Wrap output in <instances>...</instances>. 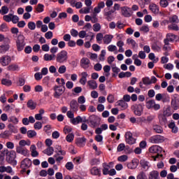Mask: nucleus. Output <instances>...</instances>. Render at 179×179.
<instances>
[{
	"label": "nucleus",
	"mask_w": 179,
	"mask_h": 179,
	"mask_svg": "<svg viewBox=\"0 0 179 179\" xmlns=\"http://www.w3.org/2000/svg\"><path fill=\"white\" fill-rule=\"evenodd\" d=\"M136 179H149V178H148V176H146V173L145 172L141 171L137 175Z\"/></svg>",
	"instance_id": "e433bc0d"
},
{
	"label": "nucleus",
	"mask_w": 179,
	"mask_h": 179,
	"mask_svg": "<svg viewBox=\"0 0 179 179\" xmlns=\"http://www.w3.org/2000/svg\"><path fill=\"white\" fill-rule=\"evenodd\" d=\"M173 112H171V109L170 108H167L165 110H164L163 115L165 117H171L172 115Z\"/></svg>",
	"instance_id": "79ce46f5"
},
{
	"label": "nucleus",
	"mask_w": 179,
	"mask_h": 179,
	"mask_svg": "<svg viewBox=\"0 0 179 179\" xmlns=\"http://www.w3.org/2000/svg\"><path fill=\"white\" fill-rule=\"evenodd\" d=\"M34 78L36 80H41L43 79V74L40 72L36 73L34 74Z\"/></svg>",
	"instance_id": "0e129e2a"
},
{
	"label": "nucleus",
	"mask_w": 179,
	"mask_h": 179,
	"mask_svg": "<svg viewBox=\"0 0 179 179\" xmlns=\"http://www.w3.org/2000/svg\"><path fill=\"white\" fill-rule=\"evenodd\" d=\"M102 68H103V66H101V64L100 63H97L94 66V69L97 72H100Z\"/></svg>",
	"instance_id": "680f3d73"
},
{
	"label": "nucleus",
	"mask_w": 179,
	"mask_h": 179,
	"mask_svg": "<svg viewBox=\"0 0 179 179\" xmlns=\"http://www.w3.org/2000/svg\"><path fill=\"white\" fill-rule=\"evenodd\" d=\"M44 61H54L55 59V55H50L46 53L43 55Z\"/></svg>",
	"instance_id": "c85d7f7f"
},
{
	"label": "nucleus",
	"mask_w": 179,
	"mask_h": 179,
	"mask_svg": "<svg viewBox=\"0 0 179 179\" xmlns=\"http://www.w3.org/2000/svg\"><path fill=\"white\" fill-rule=\"evenodd\" d=\"M55 149L56 150L55 152L57 153V155L54 156L55 157H57L59 155L65 156V155H66V152L65 150H62L61 145H55Z\"/></svg>",
	"instance_id": "2eb2a0df"
},
{
	"label": "nucleus",
	"mask_w": 179,
	"mask_h": 179,
	"mask_svg": "<svg viewBox=\"0 0 179 179\" xmlns=\"http://www.w3.org/2000/svg\"><path fill=\"white\" fill-rule=\"evenodd\" d=\"M117 106H120V107H121L122 110H127V108H128V103L124 100L117 101Z\"/></svg>",
	"instance_id": "cd10ccee"
},
{
	"label": "nucleus",
	"mask_w": 179,
	"mask_h": 179,
	"mask_svg": "<svg viewBox=\"0 0 179 179\" xmlns=\"http://www.w3.org/2000/svg\"><path fill=\"white\" fill-rule=\"evenodd\" d=\"M29 30H35L36 29V23L34 22H29L27 24Z\"/></svg>",
	"instance_id": "864d4df0"
},
{
	"label": "nucleus",
	"mask_w": 179,
	"mask_h": 179,
	"mask_svg": "<svg viewBox=\"0 0 179 179\" xmlns=\"http://www.w3.org/2000/svg\"><path fill=\"white\" fill-rule=\"evenodd\" d=\"M96 38V41L99 43V44H101V42H100V41H101V40H103V34H101V33L97 34Z\"/></svg>",
	"instance_id": "052dcab7"
},
{
	"label": "nucleus",
	"mask_w": 179,
	"mask_h": 179,
	"mask_svg": "<svg viewBox=\"0 0 179 179\" xmlns=\"http://www.w3.org/2000/svg\"><path fill=\"white\" fill-rule=\"evenodd\" d=\"M10 62H12V58L9 55H3L0 58V64L2 66H8Z\"/></svg>",
	"instance_id": "9b49d317"
},
{
	"label": "nucleus",
	"mask_w": 179,
	"mask_h": 179,
	"mask_svg": "<svg viewBox=\"0 0 179 179\" xmlns=\"http://www.w3.org/2000/svg\"><path fill=\"white\" fill-rule=\"evenodd\" d=\"M124 149H125V144L120 143L117 146V152H122V150H124Z\"/></svg>",
	"instance_id": "774afa93"
},
{
	"label": "nucleus",
	"mask_w": 179,
	"mask_h": 179,
	"mask_svg": "<svg viewBox=\"0 0 179 179\" xmlns=\"http://www.w3.org/2000/svg\"><path fill=\"white\" fill-rule=\"evenodd\" d=\"M24 36L23 34H20L17 37V40L15 41L16 43V47L17 51H23L24 50V47L26 46V42H24Z\"/></svg>",
	"instance_id": "f257e3e1"
},
{
	"label": "nucleus",
	"mask_w": 179,
	"mask_h": 179,
	"mask_svg": "<svg viewBox=\"0 0 179 179\" xmlns=\"http://www.w3.org/2000/svg\"><path fill=\"white\" fill-rule=\"evenodd\" d=\"M27 135L28 136V138H34V136H36L37 135V132H36V131L34 130H29L27 132Z\"/></svg>",
	"instance_id": "4c0bfd02"
},
{
	"label": "nucleus",
	"mask_w": 179,
	"mask_h": 179,
	"mask_svg": "<svg viewBox=\"0 0 179 179\" xmlns=\"http://www.w3.org/2000/svg\"><path fill=\"white\" fill-rule=\"evenodd\" d=\"M43 153L45 155H47L48 156H52V155H53V153H54V148L48 147L43 151Z\"/></svg>",
	"instance_id": "c756f323"
},
{
	"label": "nucleus",
	"mask_w": 179,
	"mask_h": 179,
	"mask_svg": "<svg viewBox=\"0 0 179 179\" xmlns=\"http://www.w3.org/2000/svg\"><path fill=\"white\" fill-rule=\"evenodd\" d=\"M88 121L91 128H97V127H100V121H101V120L97 115H92L89 117Z\"/></svg>",
	"instance_id": "20e7f679"
},
{
	"label": "nucleus",
	"mask_w": 179,
	"mask_h": 179,
	"mask_svg": "<svg viewBox=\"0 0 179 179\" xmlns=\"http://www.w3.org/2000/svg\"><path fill=\"white\" fill-rule=\"evenodd\" d=\"M87 85L90 87V89H92V90H96V89H97V83L94 80H88Z\"/></svg>",
	"instance_id": "393cba45"
},
{
	"label": "nucleus",
	"mask_w": 179,
	"mask_h": 179,
	"mask_svg": "<svg viewBox=\"0 0 179 179\" xmlns=\"http://www.w3.org/2000/svg\"><path fill=\"white\" fill-rule=\"evenodd\" d=\"M81 78L80 79V83L81 85H86V82H87V76H89V74H87V72H82L81 73Z\"/></svg>",
	"instance_id": "412c9836"
},
{
	"label": "nucleus",
	"mask_w": 179,
	"mask_h": 179,
	"mask_svg": "<svg viewBox=\"0 0 179 179\" xmlns=\"http://www.w3.org/2000/svg\"><path fill=\"white\" fill-rule=\"evenodd\" d=\"M34 127L35 129L40 130L43 128V124L41 123V122H36L34 124Z\"/></svg>",
	"instance_id": "5fc2aeb1"
},
{
	"label": "nucleus",
	"mask_w": 179,
	"mask_h": 179,
	"mask_svg": "<svg viewBox=\"0 0 179 179\" xmlns=\"http://www.w3.org/2000/svg\"><path fill=\"white\" fill-rule=\"evenodd\" d=\"M170 23H179L178 16H172V17L170 18Z\"/></svg>",
	"instance_id": "13d9d810"
},
{
	"label": "nucleus",
	"mask_w": 179,
	"mask_h": 179,
	"mask_svg": "<svg viewBox=\"0 0 179 179\" xmlns=\"http://www.w3.org/2000/svg\"><path fill=\"white\" fill-rule=\"evenodd\" d=\"M8 129L12 132L13 134H17V129L13 126L12 124H9L8 125Z\"/></svg>",
	"instance_id": "c03bdc74"
},
{
	"label": "nucleus",
	"mask_w": 179,
	"mask_h": 179,
	"mask_svg": "<svg viewBox=\"0 0 179 179\" xmlns=\"http://www.w3.org/2000/svg\"><path fill=\"white\" fill-rule=\"evenodd\" d=\"M138 164H139V160L134 159L132 161V163H130L127 165V167L131 170H135V169L138 167Z\"/></svg>",
	"instance_id": "4be33fe9"
},
{
	"label": "nucleus",
	"mask_w": 179,
	"mask_h": 179,
	"mask_svg": "<svg viewBox=\"0 0 179 179\" xmlns=\"http://www.w3.org/2000/svg\"><path fill=\"white\" fill-rule=\"evenodd\" d=\"M164 115H161L158 117L161 125H166L167 124V117Z\"/></svg>",
	"instance_id": "7c9ffc66"
},
{
	"label": "nucleus",
	"mask_w": 179,
	"mask_h": 179,
	"mask_svg": "<svg viewBox=\"0 0 179 179\" xmlns=\"http://www.w3.org/2000/svg\"><path fill=\"white\" fill-rule=\"evenodd\" d=\"M59 73L64 74L66 72V66L65 65H62L59 67L58 69Z\"/></svg>",
	"instance_id": "de8ad7c7"
},
{
	"label": "nucleus",
	"mask_w": 179,
	"mask_h": 179,
	"mask_svg": "<svg viewBox=\"0 0 179 179\" xmlns=\"http://www.w3.org/2000/svg\"><path fill=\"white\" fill-rule=\"evenodd\" d=\"M118 162H127L128 160V156L121 155L117 158Z\"/></svg>",
	"instance_id": "69168bd1"
},
{
	"label": "nucleus",
	"mask_w": 179,
	"mask_h": 179,
	"mask_svg": "<svg viewBox=\"0 0 179 179\" xmlns=\"http://www.w3.org/2000/svg\"><path fill=\"white\" fill-rule=\"evenodd\" d=\"M53 90L55 92L53 94L55 99H59V97H61V96L65 93V87L62 85H55L53 87Z\"/></svg>",
	"instance_id": "423d86ee"
},
{
	"label": "nucleus",
	"mask_w": 179,
	"mask_h": 179,
	"mask_svg": "<svg viewBox=\"0 0 179 179\" xmlns=\"http://www.w3.org/2000/svg\"><path fill=\"white\" fill-rule=\"evenodd\" d=\"M142 82H143V85H145V86L151 85L150 78H149V77H144V78H142Z\"/></svg>",
	"instance_id": "58836bf2"
},
{
	"label": "nucleus",
	"mask_w": 179,
	"mask_h": 179,
	"mask_svg": "<svg viewBox=\"0 0 179 179\" xmlns=\"http://www.w3.org/2000/svg\"><path fill=\"white\" fill-rule=\"evenodd\" d=\"M65 167L66 169L69 170H73V164L71 162H69L66 164Z\"/></svg>",
	"instance_id": "e2e57ef3"
},
{
	"label": "nucleus",
	"mask_w": 179,
	"mask_h": 179,
	"mask_svg": "<svg viewBox=\"0 0 179 179\" xmlns=\"http://www.w3.org/2000/svg\"><path fill=\"white\" fill-rule=\"evenodd\" d=\"M94 31H100L101 29V26L99 23H96L93 25Z\"/></svg>",
	"instance_id": "338daca9"
},
{
	"label": "nucleus",
	"mask_w": 179,
	"mask_h": 179,
	"mask_svg": "<svg viewBox=\"0 0 179 179\" xmlns=\"http://www.w3.org/2000/svg\"><path fill=\"white\" fill-rule=\"evenodd\" d=\"M86 138L82 137V138H77L76 139V143L78 146L80 148H82V146H85L86 145Z\"/></svg>",
	"instance_id": "a211bd4d"
},
{
	"label": "nucleus",
	"mask_w": 179,
	"mask_h": 179,
	"mask_svg": "<svg viewBox=\"0 0 179 179\" xmlns=\"http://www.w3.org/2000/svg\"><path fill=\"white\" fill-rule=\"evenodd\" d=\"M152 129L156 134H163V127L159 124H154L152 126Z\"/></svg>",
	"instance_id": "bb28decb"
},
{
	"label": "nucleus",
	"mask_w": 179,
	"mask_h": 179,
	"mask_svg": "<svg viewBox=\"0 0 179 179\" xmlns=\"http://www.w3.org/2000/svg\"><path fill=\"white\" fill-rule=\"evenodd\" d=\"M149 150H150V153H157L154 159L155 161L163 157L162 154H160L162 153L163 148H162V147L159 145H152L149 148Z\"/></svg>",
	"instance_id": "7ed1b4c3"
},
{
	"label": "nucleus",
	"mask_w": 179,
	"mask_h": 179,
	"mask_svg": "<svg viewBox=\"0 0 179 179\" xmlns=\"http://www.w3.org/2000/svg\"><path fill=\"white\" fill-rule=\"evenodd\" d=\"M68 61V52L66 50H62L57 54L56 62L59 64H65Z\"/></svg>",
	"instance_id": "f03ea898"
},
{
	"label": "nucleus",
	"mask_w": 179,
	"mask_h": 179,
	"mask_svg": "<svg viewBox=\"0 0 179 179\" xmlns=\"http://www.w3.org/2000/svg\"><path fill=\"white\" fill-rule=\"evenodd\" d=\"M91 174L92 176H98V177H100L101 176V171L100 169L94 166L90 170Z\"/></svg>",
	"instance_id": "b1692460"
},
{
	"label": "nucleus",
	"mask_w": 179,
	"mask_h": 179,
	"mask_svg": "<svg viewBox=\"0 0 179 179\" xmlns=\"http://www.w3.org/2000/svg\"><path fill=\"white\" fill-rule=\"evenodd\" d=\"M27 107H28V108H30V110H36V107H37V103L33 101L32 99H30L27 103Z\"/></svg>",
	"instance_id": "a878e982"
},
{
	"label": "nucleus",
	"mask_w": 179,
	"mask_h": 179,
	"mask_svg": "<svg viewBox=\"0 0 179 179\" xmlns=\"http://www.w3.org/2000/svg\"><path fill=\"white\" fill-rule=\"evenodd\" d=\"M8 71H17V69H19V66L16 65V64H11L8 67Z\"/></svg>",
	"instance_id": "603ef678"
},
{
	"label": "nucleus",
	"mask_w": 179,
	"mask_h": 179,
	"mask_svg": "<svg viewBox=\"0 0 179 179\" xmlns=\"http://www.w3.org/2000/svg\"><path fill=\"white\" fill-rule=\"evenodd\" d=\"M16 159V152L15 150H11L8 152V154H6V162L9 163V164H12V166H16L17 164V162L15 160Z\"/></svg>",
	"instance_id": "39448f33"
},
{
	"label": "nucleus",
	"mask_w": 179,
	"mask_h": 179,
	"mask_svg": "<svg viewBox=\"0 0 179 179\" xmlns=\"http://www.w3.org/2000/svg\"><path fill=\"white\" fill-rule=\"evenodd\" d=\"M80 13H85V15L87 13H90V8L85 7L80 10Z\"/></svg>",
	"instance_id": "4d7b16f0"
},
{
	"label": "nucleus",
	"mask_w": 179,
	"mask_h": 179,
	"mask_svg": "<svg viewBox=\"0 0 179 179\" xmlns=\"http://www.w3.org/2000/svg\"><path fill=\"white\" fill-rule=\"evenodd\" d=\"M8 136H10V132L9 131H5L3 133L0 134V138H8Z\"/></svg>",
	"instance_id": "6e6d98bb"
},
{
	"label": "nucleus",
	"mask_w": 179,
	"mask_h": 179,
	"mask_svg": "<svg viewBox=\"0 0 179 179\" xmlns=\"http://www.w3.org/2000/svg\"><path fill=\"white\" fill-rule=\"evenodd\" d=\"M75 138V135H73V134L71 133V134H69L66 136V141L67 142H73V139Z\"/></svg>",
	"instance_id": "37998d69"
},
{
	"label": "nucleus",
	"mask_w": 179,
	"mask_h": 179,
	"mask_svg": "<svg viewBox=\"0 0 179 179\" xmlns=\"http://www.w3.org/2000/svg\"><path fill=\"white\" fill-rule=\"evenodd\" d=\"M148 179H160V176H159V171H152L150 172Z\"/></svg>",
	"instance_id": "5701e85b"
},
{
	"label": "nucleus",
	"mask_w": 179,
	"mask_h": 179,
	"mask_svg": "<svg viewBox=\"0 0 179 179\" xmlns=\"http://www.w3.org/2000/svg\"><path fill=\"white\" fill-rule=\"evenodd\" d=\"M140 165L142 167V169H143L144 171H148V170H149V169L150 168L149 162L145 159L140 160Z\"/></svg>",
	"instance_id": "f3484780"
},
{
	"label": "nucleus",
	"mask_w": 179,
	"mask_h": 179,
	"mask_svg": "<svg viewBox=\"0 0 179 179\" xmlns=\"http://www.w3.org/2000/svg\"><path fill=\"white\" fill-rule=\"evenodd\" d=\"M10 48V44H2L0 45V54H6Z\"/></svg>",
	"instance_id": "6ab92c4d"
},
{
	"label": "nucleus",
	"mask_w": 179,
	"mask_h": 179,
	"mask_svg": "<svg viewBox=\"0 0 179 179\" xmlns=\"http://www.w3.org/2000/svg\"><path fill=\"white\" fill-rule=\"evenodd\" d=\"M70 108L73 113L78 111L79 108V103H78V101L75 99L71 100L70 102Z\"/></svg>",
	"instance_id": "4468645a"
},
{
	"label": "nucleus",
	"mask_w": 179,
	"mask_h": 179,
	"mask_svg": "<svg viewBox=\"0 0 179 179\" xmlns=\"http://www.w3.org/2000/svg\"><path fill=\"white\" fill-rule=\"evenodd\" d=\"M8 122H13V124H17L19 122V119L15 116H11L8 118Z\"/></svg>",
	"instance_id": "a18cd8bd"
},
{
	"label": "nucleus",
	"mask_w": 179,
	"mask_h": 179,
	"mask_svg": "<svg viewBox=\"0 0 179 179\" xmlns=\"http://www.w3.org/2000/svg\"><path fill=\"white\" fill-rule=\"evenodd\" d=\"M113 40V36L111 35H105V36L103 37V43L104 44H110V43H111Z\"/></svg>",
	"instance_id": "2f4dec72"
},
{
	"label": "nucleus",
	"mask_w": 179,
	"mask_h": 179,
	"mask_svg": "<svg viewBox=\"0 0 179 179\" xmlns=\"http://www.w3.org/2000/svg\"><path fill=\"white\" fill-rule=\"evenodd\" d=\"M127 44H131L133 48H135V47H136V42L132 38H127Z\"/></svg>",
	"instance_id": "09e8293b"
},
{
	"label": "nucleus",
	"mask_w": 179,
	"mask_h": 179,
	"mask_svg": "<svg viewBox=\"0 0 179 179\" xmlns=\"http://www.w3.org/2000/svg\"><path fill=\"white\" fill-rule=\"evenodd\" d=\"M1 85H4V86H12V80L7 78H3L1 80Z\"/></svg>",
	"instance_id": "72a5a7b5"
},
{
	"label": "nucleus",
	"mask_w": 179,
	"mask_h": 179,
	"mask_svg": "<svg viewBox=\"0 0 179 179\" xmlns=\"http://www.w3.org/2000/svg\"><path fill=\"white\" fill-rule=\"evenodd\" d=\"M171 104L173 108V110H178L179 109V104L176 99H172Z\"/></svg>",
	"instance_id": "f704fd0d"
},
{
	"label": "nucleus",
	"mask_w": 179,
	"mask_h": 179,
	"mask_svg": "<svg viewBox=\"0 0 179 179\" xmlns=\"http://www.w3.org/2000/svg\"><path fill=\"white\" fill-rule=\"evenodd\" d=\"M108 10V11H107ZM104 16H111V15H113V13H114V12H115V10L113 9V10H110L108 8H105L104 9Z\"/></svg>",
	"instance_id": "49530a36"
},
{
	"label": "nucleus",
	"mask_w": 179,
	"mask_h": 179,
	"mask_svg": "<svg viewBox=\"0 0 179 179\" xmlns=\"http://www.w3.org/2000/svg\"><path fill=\"white\" fill-rule=\"evenodd\" d=\"M177 40H178V36L169 33L166 34V38L164 40V43L165 45H169L170 44L169 43H173V41H177Z\"/></svg>",
	"instance_id": "6e6552de"
},
{
	"label": "nucleus",
	"mask_w": 179,
	"mask_h": 179,
	"mask_svg": "<svg viewBox=\"0 0 179 179\" xmlns=\"http://www.w3.org/2000/svg\"><path fill=\"white\" fill-rule=\"evenodd\" d=\"M124 136L126 143H128V145H134L136 143V140L132 136L131 131L126 132Z\"/></svg>",
	"instance_id": "9d476101"
},
{
	"label": "nucleus",
	"mask_w": 179,
	"mask_h": 179,
	"mask_svg": "<svg viewBox=\"0 0 179 179\" xmlns=\"http://www.w3.org/2000/svg\"><path fill=\"white\" fill-rule=\"evenodd\" d=\"M149 9L152 13H155V15H157L159 12V6L156 5V3L150 4Z\"/></svg>",
	"instance_id": "aec40b11"
},
{
	"label": "nucleus",
	"mask_w": 179,
	"mask_h": 179,
	"mask_svg": "<svg viewBox=\"0 0 179 179\" xmlns=\"http://www.w3.org/2000/svg\"><path fill=\"white\" fill-rule=\"evenodd\" d=\"M151 143H163L164 142V136L161 135H155L150 138Z\"/></svg>",
	"instance_id": "1a4fd4ad"
},
{
	"label": "nucleus",
	"mask_w": 179,
	"mask_h": 179,
	"mask_svg": "<svg viewBox=\"0 0 179 179\" xmlns=\"http://www.w3.org/2000/svg\"><path fill=\"white\" fill-rule=\"evenodd\" d=\"M115 99L114 98V95H113L112 94H110L108 95L107 96V101H108L110 103H114Z\"/></svg>",
	"instance_id": "bf43d9fd"
},
{
	"label": "nucleus",
	"mask_w": 179,
	"mask_h": 179,
	"mask_svg": "<svg viewBox=\"0 0 179 179\" xmlns=\"http://www.w3.org/2000/svg\"><path fill=\"white\" fill-rule=\"evenodd\" d=\"M122 9V15L124 16V17H131L132 16V10L131 8L128 6H123L121 8Z\"/></svg>",
	"instance_id": "ddd939ff"
},
{
	"label": "nucleus",
	"mask_w": 179,
	"mask_h": 179,
	"mask_svg": "<svg viewBox=\"0 0 179 179\" xmlns=\"http://www.w3.org/2000/svg\"><path fill=\"white\" fill-rule=\"evenodd\" d=\"M36 12H38V13H41L42 12H44V5L38 3L37 5V7L36 8Z\"/></svg>",
	"instance_id": "ea45409f"
},
{
	"label": "nucleus",
	"mask_w": 179,
	"mask_h": 179,
	"mask_svg": "<svg viewBox=\"0 0 179 179\" xmlns=\"http://www.w3.org/2000/svg\"><path fill=\"white\" fill-rule=\"evenodd\" d=\"M156 102L155 101V100L151 99L148 101H147L146 104H145V107L148 109L150 110V108H153L155 103Z\"/></svg>",
	"instance_id": "473e14b6"
},
{
	"label": "nucleus",
	"mask_w": 179,
	"mask_h": 179,
	"mask_svg": "<svg viewBox=\"0 0 179 179\" xmlns=\"http://www.w3.org/2000/svg\"><path fill=\"white\" fill-rule=\"evenodd\" d=\"M133 108L135 115H138V117L142 115V113H143V106L142 104H136L133 106Z\"/></svg>",
	"instance_id": "f8f14e48"
},
{
	"label": "nucleus",
	"mask_w": 179,
	"mask_h": 179,
	"mask_svg": "<svg viewBox=\"0 0 179 179\" xmlns=\"http://www.w3.org/2000/svg\"><path fill=\"white\" fill-rule=\"evenodd\" d=\"M168 28L170 30H174L175 31H178V30H179L178 25H177L176 24L169 25Z\"/></svg>",
	"instance_id": "3c124183"
},
{
	"label": "nucleus",
	"mask_w": 179,
	"mask_h": 179,
	"mask_svg": "<svg viewBox=\"0 0 179 179\" xmlns=\"http://www.w3.org/2000/svg\"><path fill=\"white\" fill-rule=\"evenodd\" d=\"M90 64V60L87 57H83L80 60L81 68H83V69H87Z\"/></svg>",
	"instance_id": "dca6fc26"
},
{
	"label": "nucleus",
	"mask_w": 179,
	"mask_h": 179,
	"mask_svg": "<svg viewBox=\"0 0 179 179\" xmlns=\"http://www.w3.org/2000/svg\"><path fill=\"white\" fill-rule=\"evenodd\" d=\"M90 164L91 166H97V164H100V159L94 158L90 160Z\"/></svg>",
	"instance_id": "a19ab883"
},
{
	"label": "nucleus",
	"mask_w": 179,
	"mask_h": 179,
	"mask_svg": "<svg viewBox=\"0 0 179 179\" xmlns=\"http://www.w3.org/2000/svg\"><path fill=\"white\" fill-rule=\"evenodd\" d=\"M159 5L162 8H167L169 6V1L167 0H160Z\"/></svg>",
	"instance_id": "8fccbe9b"
},
{
	"label": "nucleus",
	"mask_w": 179,
	"mask_h": 179,
	"mask_svg": "<svg viewBox=\"0 0 179 179\" xmlns=\"http://www.w3.org/2000/svg\"><path fill=\"white\" fill-rule=\"evenodd\" d=\"M99 61H101V62H103V61H106V50H102L101 51V54L99 55Z\"/></svg>",
	"instance_id": "c9c22d12"
},
{
	"label": "nucleus",
	"mask_w": 179,
	"mask_h": 179,
	"mask_svg": "<svg viewBox=\"0 0 179 179\" xmlns=\"http://www.w3.org/2000/svg\"><path fill=\"white\" fill-rule=\"evenodd\" d=\"M31 159H29V158H25L24 159L22 162H21V164H20V169H22V173H26V170H27L28 169H30V167H31Z\"/></svg>",
	"instance_id": "0eeeda50"
}]
</instances>
